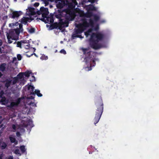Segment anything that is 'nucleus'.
<instances>
[{
	"mask_svg": "<svg viewBox=\"0 0 159 159\" xmlns=\"http://www.w3.org/2000/svg\"><path fill=\"white\" fill-rule=\"evenodd\" d=\"M77 34H76V33L75 34H74L72 35V38L73 39H74L75 38H78V37H79V36Z\"/></svg>",
	"mask_w": 159,
	"mask_h": 159,
	"instance_id": "47",
	"label": "nucleus"
},
{
	"mask_svg": "<svg viewBox=\"0 0 159 159\" xmlns=\"http://www.w3.org/2000/svg\"><path fill=\"white\" fill-rule=\"evenodd\" d=\"M17 58L18 59V60L19 61L22 58V57L21 55L20 54H18L17 55Z\"/></svg>",
	"mask_w": 159,
	"mask_h": 159,
	"instance_id": "45",
	"label": "nucleus"
},
{
	"mask_svg": "<svg viewBox=\"0 0 159 159\" xmlns=\"http://www.w3.org/2000/svg\"><path fill=\"white\" fill-rule=\"evenodd\" d=\"M44 3L45 4V6L47 5L48 4V1L46 0H45V1L44 2Z\"/></svg>",
	"mask_w": 159,
	"mask_h": 159,
	"instance_id": "59",
	"label": "nucleus"
},
{
	"mask_svg": "<svg viewBox=\"0 0 159 159\" xmlns=\"http://www.w3.org/2000/svg\"><path fill=\"white\" fill-rule=\"evenodd\" d=\"M64 21H63V20L61 18L59 20V22L58 24L64 25Z\"/></svg>",
	"mask_w": 159,
	"mask_h": 159,
	"instance_id": "37",
	"label": "nucleus"
},
{
	"mask_svg": "<svg viewBox=\"0 0 159 159\" xmlns=\"http://www.w3.org/2000/svg\"><path fill=\"white\" fill-rule=\"evenodd\" d=\"M18 80V79L16 77H15L13 78V80L12 81V84L14 85L15 84Z\"/></svg>",
	"mask_w": 159,
	"mask_h": 159,
	"instance_id": "28",
	"label": "nucleus"
},
{
	"mask_svg": "<svg viewBox=\"0 0 159 159\" xmlns=\"http://www.w3.org/2000/svg\"><path fill=\"white\" fill-rule=\"evenodd\" d=\"M1 98L0 101L1 102L2 104V105H5L7 103V100L6 98L4 96L2 97V98Z\"/></svg>",
	"mask_w": 159,
	"mask_h": 159,
	"instance_id": "15",
	"label": "nucleus"
},
{
	"mask_svg": "<svg viewBox=\"0 0 159 159\" xmlns=\"http://www.w3.org/2000/svg\"><path fill=\"white\" fill-rule=\"evenodd\" d=\"M83 30H81L79 28H77L75 31V32L76 34H80L83 32Z\"/></svg>",
	"mask_w": 159,
	"mask_h": 159,
	"instance_id": "22",
	"label": "nucleus"
},
{
	"mask_svg": "<svg viewBox=\"0 0 159 159\" xmlns=\"http://www.w3.org/2000/svg\"><path fill=\"white\" fill-rule=\"evenodd\" d=\"M82 50L83 54L85 55V57L84 61L86 64H90L93 65V66H95L96 64L95 61H98V59L93 58L94 56L91 55L92 52L90 51L88 48H82Z\"/></svg>",
	"mask_w": 159,
	"mask_h": 159,
	"instance_id": "3",
	"label": "nucleus"
},
{
	"mask_svg": "<svg viewBox=\"0 0 159 159\" xmlns=\"http://www.w3.org/2000/svg\"><path fill=\"white\" fill-rule=\"evenodd\" d=\"M12 128L14 130V132H15L16 130V126L15 124H13L12 126Z\"/></svg>",
	"mask_w": 159,
	"mask_h": 159,
	"instance_id": "48",
	"label": "nucleus"
},
{
	"mask_svg": "<svg viewBox=\"0 0 159 159\" xmlns=\"http://www.w3.org/2000/svg\"><path fill=\"white\" fill-rule=\"evenodd\" d=\"M22 43L21 42V41L20 42H18L17 43V46L21 48V46L22 45Z\"/></svg>",
	"mask_w": 159,
	"mask_h": 159,
	"instance_id": "36",
	"label": "nucleus"
},
{
	"mask_svg": "<svg viewBox=\"0 0 159 159\" xmlns=\"http://www.w3.org/2000/svg\"><path fill=\"white\" fill-rule=\"evenodd\" d=\"M21 41L22 43H28L29 42V40L27 41L25 40H23Z\"/></svg>",
	"mask_w": 159,
	"mask_h": 159,
	"instance_id": "46",
	"label": "nucleus"
},
{
	"mask_svg": "<svg viewBox=\"0 0 159 159\" xmlns=\"http://www.w3.org/2000/svg\"><path fill=\"white\" fill-rule=\"evenodd\" d=\"M9 139L11 143H14L15 145H17V144L18 141L16 140L15 138L11 136H9Z\"/></svg>",
	"mask_w": 159,
	"mask_h": 159,
	"instance_id": "16",
	"label": "nucleus"
},
{
	"mask_svg": "<svg viewBox=\"0 0 159 159\" xmlns=\"http://www.w3.org/2000/svg\"><path fill=\"white\" fill-rule=\"evenodd\" d=\"M3 76V74L0 72V78H1Z\"/></svg>",
	"mask_w": 159,
	"mask_h": 159,
	"instance_id": "63",
	"label": "nucleus"
},
{
	"mask_svg": "<svg viewBox=\"0 0 159 159\" xmlns=\"http://www.w3.org/2000/svg\"><path fill=\"white\" fill-rule=\"evenodd\" d=\"M10 106L11 107H13L15 106H17V104L15 102H12L10 104Z\"/></svg>",
	"mask_w": 159,
	"mask_h": 159,
	"instance_id": "34",
	"label": "nucleus"
},
{
	"mask_svg": "<svg viewBox=\"0 0 159 159\" xmlns=\"http://www.w3.org/2000/svg\"><path fill=\"white\" fill-rule=\"evenodd\" d=\"M78 35L79 36V37H78V38H83V37H82L81 36V35Z\"/></svg>",
	"mask_w": 159,
	"mask_h": 159,
	"instance_id": "62",
	"label": "nucleus"
},
{
	"mask_svg": "<svg viewBox=\"0 0 159 159\" xmlns=\"http://www.w3.org/2000/svg\"><path fill=\"white\" fill-rule=\"evenodd\" d=\"M92 12L87 11L86 13H84L83 16L87 18H90L93 16Z\"/></svg>",
	"mask_w": 159,
	"mask_h": 159,
	"instance_id": "12",
	"label": "nucleus"
},
{
	"mask_svg": "<svg viewBox=\"0 0 159 159\" xmlns=\"http://www.w3.org/2000/svg\"><path fill=\"white\" fill-rule=\"evenodd\" d=\"M52 26L53 27V28L57 29L59 26V24L57 22L54 23L52 25Z\"/></svg>",
	"mask_w": 159,
	"mask_h": 159,
	"instance_id": "24",
	"label": "nucleus"
},
{
	"mask_svg": "<svg viewBox=\"0 0 159 159\" xmlns=\"http://www.w3.org/2000/svg\"><path fill=\"white\" fill-rule=\"evenodd\" d=\"M41 11H42V16H39L37 19L44 21V18H46L49 13L48 9L47 8H45L43 7H41Z\"/></svg>",
	"mask_w": 159,
	"mask_h": 159,
	"instance_id": "5",
	"label": "nucleus"
},
{
	"mask_svg": "<svg viewBox=\"0 0 159 159\" xmlns=\"http://www.w3.org/2000/svg\"><path fill=\"white\" fill-rule=\"evenodd\" d=\"M92 30L91 29H89L87 31L84 32L85 35L87 36H88L89 35V33L92 31Z\"/></svg>",
	"mask_w": 159,
	"mask_h": 159,
	"instance_id": "21",
	"label": "nucleus"
},
{
	"mask_svg": "<svg viewBox=\"0 0 159 159\" xmlns=\"http://www.w3.org/2000/svg\"><path fill=\"white\" fill-rule=\"evenodd\" d=\"M14 153L16 154H19L20 153V151L18 149H16L15 150Z\"/></svg>",
	"mask_w": 159,
	"mask_h": 159,
	"instance_id": "50",
	"label": "nucleus"
},
{
	"mask_svg": "<svg viewBox=\"0 0 159 159\" xmlns=\"http://www.w3.org/2000/svg\"><path fill=\"white\" fill-rule=\"evenodd\" d=\"M32 77L33 78L34 80H35V77L34 75L32 76Z\"/></svg>",
	"mask_w": 159,
	"mask_h": 159,
	"instance_id": "64",
	"label": "nucleus"
},
{
	"mask_svg": "<svg viewBox=\"0 0 159 159\" xmlns=\"http://www.w3.org/2000/svg\"><path fill=\"white\" fill-rule=\"evenodd\" d=\"M34 88L33 86L30 85L28 87V89L30 91V94L34 95Z\"/></svg>",
	"mask_w": 159,
	"mask_h": 159,
	"instance_id": "14",
	"label": "nucleus"
},
{
	"mask_svg": "<svg viewBox=\"0 0 159 159\" xmlns=\"http://www.w3.org/2000/svg\"><path fill=\"white\" fill-rule=\"evenodd\" d=\"M34 94H36L39 97H41L43 95L40 93V91L38 90H35L34 91Z\"/></svg>",
	"mask_w": 159,
	"mask_h": 159,
	"instance_id": "19",
	"label": "nucleus"
},
{
	"mask_svg": "<svg viewBox=\"0 0 159 159\" xmlns=\"http://www.w3.org/2000/svg\"><path fill=\"white\" fill-rule=\"evenodd\" d=\"M33 53H31V54H30H30H26V56L28 57H30L31 56H32L33 55Z\"/></svg>",
	"mask_w": 159,
	"mask_h": 159,
	"instance_id": "57",
	"label": "nucleus"
},
{
	"mask_svg": "<svg viewBox=\"0 0 159 159\" xmlns=\"http://www.w3.org/2000/svg\"><path fill=\"white\" fill-rule=\"evenodd\" d=\"M23 126L25 127H26L28 126H30L31 127H33L34 126L33 124V121L31 120H29L23 124Z\"/></svg>",
	"mask_w": 159,
	"mask_h": 159,
	"instance_id": "8",
	"label": "nucleus"
},
{
	"mask_svg": "<svg viewBox=\"0 0 159 159\" xmlns=\"http://www.w3.org/2000/svg\"><path fill=\"white\" fill-rule=\"evenodd\" d=\"M29 10L31 15H34L36 14L35 12L34 11V8L30 7L29 8Z\"/></svg>",
	"mask_w": 159,
	"mask_h": 159,
	"instance_id": "18",
	"label": "nucleus"
},
{
	"mask_svg": "<svg viewBox=\"0 0 159 159\" xmlns=\"http://www.w3.org/2000/svg\"><path fill=\"white\" fill-rule=\"evenodd\" d=\"M55 17L59 20L61 18V15L60 14H58L55 15Z\"/></svg>",
	"mask_w": 159,
	"mask_h": 159,
	"instance_id": "41",
	"label": "nucleus"
},
{
	"mask_svg": "<svg viewBox=\"0 0 159 159\" xmlns=\"http://www.w3.org/2000/svg\"><path fill=\"white\" fill-rule=\"evenodd\" d=\"M7 147V143L2 141V139L0 140V148L1 149L3 150L6 149Z\"/></svg>",
	"mask_w": 159,
	"mask_h": 159,
	"instance_id": "11",
	"label": "nucleus"
},
{
	"mask_svg": "<svg viewBox=\"0 0 159 159\" xmlns=\"http://www.w3.org/2000/svg\"><path fill=\"white\" fill-rule=\"evenodd\" d=\"M6 64L5 63H2L0 66V70L2 72L4 71L6 69Z\"/></svg>",
	"mask_w": 159,
	"mask_h": 159,
	"instance_id": "17",
	"label": "nucleus"
},
{
	"mask_svg": "<svg viewBox=\"0 0 159 159\" xmlns=\"http://www.w3.org/2000/svg\"><path fill=\"white\" fill-rule=\"evenodd\" d=\"M22 14V12L20 11H13L11 13L9 14V16L10 18L15 19L17 18Z\"/></svg>",
	"mask_w": 159,
	"mask_h": 159,
	"instance_id": "6",
	"label": "nucleus"
},
{
	"mask_svg": "<svg viewBox=\"0 0 159 159\" xmlns=\"http://www.w3.org/2000/svg\"><path fill=\"white\" fill-rule=\"evenodd\" d=\"M64 27L63 25L59 24V26H58V28L59 30H61Z\"/></svg>",
	"mask_w": 159,
	"mask_h": 159,
	"instance_id": "42",
	"label": "nucleus"
},
{
	"mask_svg": "<svg viewBox=\"0 0 159 159\" xmlns=\"http://www.w3.org/2000/svg\"><path fill=\"white\" fill-rule=\"evenodd\" d=\"M19 29L20 30L21 32H22L23 31V25L22 24H20L19 25Z\"/></svg>",
	"mask_w": 159,
	"mask_h": 159,
	"instance_id": "40",
	"label": "nucleus"
},
{
	"mask_svg": "<svg viewBox=\"0 0 159 159\" xmlns=\"http://www.w3.org/2000/svg\"><path fill=\"white\" fill-rule=\"evenodd\" d=\"M16 35V34L15 31L13 30H10L9 33L7 34V36H9V37H11L12 38V39L13 40H15Z\"/></svg>",
	"mask_w": 159,
	"mask_h": 159,
	"instance_id": "9",
	"label": "nucleus"
},
{
	"mask_svg": "<svg viewBox=\"0 0 159 159\" xmlns=\"http://www.w3.org/2000/svg\"><path fill=\"white\" fill-rule=\"evenodd\" d=\"M20 149L22 153H24L25 152L26 150L24 146H21L20 147Z\"/></svg>",
	"mask_w": 159,
	"mask_h": 159,
	"instance_id": "26",
	"label": "nucleus"
},
{
	"mask_svg": "<svg viewBox=\"0 0 159 159\" xmlns=\"http://www.w3.org/2000/svg\"><path fill=\"white\" fill-rule=\"evenodd\" d=\"M29 99H33L34 98V97L33 96H31L29 97Z\"/></svg>",
	"mask_w": 159,
	"mask_h": 159,
	"instance_id": "58",
	"label": "nucleus"
},
{
	"mask_svg": "<svg viewBox=\"0 0 159 159\" xmlns=\"http://www.w3.org/2000/svg\"><path fill=\"white\" fill-rule=\"evenodd\" d=\"M23 73L25 77H29L30 76V74L31 73V72L28 71H26L24 73Z\"/></svg>",
	"mask_w": 159,
	"mask_h": 159,
	"instance_id": "25",
	"label": "nucleus"
},
{
	"mask_svg": "<svg viewBox=\"0 0 159 159\" xmlns=\"http://www.w3.org/2000/svg\"><path fill=\"white\" fill-rule=\"evenodd\" d=\"M57 7L58 8L61 9L63 8V5L61 3L59 2L57 5Z\"/></svg>",
	"mask_w": 159,
	"mask_h": 159,
	"instance_id": "30",
	"label": "nucleus"
},
{
	"mask_svg": "<svg viewBox=\"0 0 159 159\" xmlns=\"http://www.w3.org/2000/svg\"><path fill=\"white\" fill-rule=\"evenodd\" d=\"M81 21L82 23L77 25L76 27L77 28H79L81 30H83V32L90 26H93L94 25L93 20L92 19H89V23L87 22V19L85 17L82 18Z\"/></svg>",
	"mask_w": 159,
	"mask_h": 159,
	"instance_id": "4",
	"label": "nucleus"
},
{
	"mask_svg": "<svg viewBox=\"0 0 159 159\" xmlns=\"http://www.w3.org/2000/svg\"><path fill=\"white\" fill-rule=\"evenodd\" d=\"M69 25V22L68 21L65 20L64 21V24L63 26L64 27H67Z\"/></svg>",
	"mask_w": 159,
	"mask_h": 159,
	"instance_id": "31",
	"label": "nucleus"
},
{
	"mask_svg": "<svg viewBox=\"0 0 159 159\" xmlns=\"http://www.w3.org/2000/svg\"><path fill=\"white\" fill-rule=\"evenodd\" d=\"M39 2H35L34 4V6L35 7H37L39 6Z\"/></svg>",
	"mask_w": 159,
	"mask_h": 159,
	"instance_id": "54",
	"label": "nucleus"
},
{
	"mask_svg": "<svg viewBox=\"0 0 159 159\" xmlns=\"http://www.w3.org/2000/svg\"><path fill=\"white\" fill-rule=\"evenodd\" d=\"M37 14L39 15V16L42 15V11H41V8H40V11H37Z\"/></svg>",
	"mask_w": 159,
	"mask_h": 159,
	"instance_id": "52",
	"label": "nucleus"
},
{
	"mask_svg": "<svg viewBox=\"0 0 159 159\" xmlns=\"http://www.w3.org/2000/svg\"><path fill=\"white\" fill-rule=\"evenodd\" d=\"M4 94V91L3 90H2L0 92V98H2L3 97V95Z\"/></svg>",
	"mask_w": 159,
	"mask_h": 159,
	"instance_id": "43",
	"label": "nucleus"
},
{
	"mask_svg": "<svg viewBox=\"0 0 159 159\" xmlns=\"http://www.w3.org/2000/svg\"><path fill=\"white\" fill-rule=\"evenodd\" d=\"M25 48L26 49H29L30 48V44L28 43L26 45H24Z\"/></svg>",
	"mask_w": 159,
	"mask_h": 159,
	"instance_id": "51",
	"label": "nucleus"
},
{
	"mask_svg": "<svg viewBox=\"0 0 159 159\" xmlns=\"http://www.w3.org/2000/svg\"><path fill=\"white\" fill-rule=\"evenodd\" d=\"M8 159H13V157L12 156H10L8 158Z\"/></svg>",
	"mask_w": 159,
	"mask_h": 159,
	"instance_id": "61",
	"label": "nucleus"
},
{
	"mask_svg": "<svg viewBox=\"0 0 159 159\" xmlns=\"http://www.w3.org/2000/svg\"><path fill=\"white\" fill-rule=\"evenodd\" d=\"M54 21L53 18V17H49V22L51 23H53Z\"/></svg>",
	"mask_w": 159,
	"mask_h": 159,
	"instance_id": "44",
	"label": "nucleus"
},
{
	"mask_svg": "<svg viewBox=\"0 0 159 159\" xmlns=\"http://www.w3.org/2000/svg\"><path fill=\"white\" fill-rule=\"evenodd\" d=\"M7 36L8 39V43H12V41L11 40V39H12V38H11V37H9V36Z\"/></svg>",
	"mask_w": 159,
	"mask_h": 159,
	"instance_id": "33",
	"label": "nucleus"
},
{
	"mask_svg": "<svg viewBox=\"0 0 159 159\" xmlns=\"http://www.w3.org/2000/svg\"><path fill=\"white\" fill-rule=\"evenodd\" d=\"M60 52L61 53H63L64 54H66V51L63 49H61L60 51Z\"/></svg>",
	"mask_w": 159,
	"mask_h": 159,
	"instance_id": "49",
	"label": "nucleus"
},
{
	"mask_svg": "<svg viewBox=\"0 0 159 159\" xmlns=\"http://www.w3.org/2000/svg\"><path fill=\"white\" fill-rule=\"evenodd\" d=\"M48 58V57L46 56L45 55H43L40 57V59L42 60H46Z\"/></svg>",
	"mask_w": 159,
	"mask_h": 159,
	"instance_id": "35",
	"label": "nucleus"
},
{
	"mask_svg": "<svg viewBox=\"0 0 159 159\" xmlns=\"http://www.w3.org/2000/svg\"><path fill=\"white\" fill-rule=\"evenodd\" d=\"M105 36V35L100 32L92 33L89 40L90 47L95 50L102 48V44L99 42L102 41Z\"/></svg>",
	"mask_w": 159,
	"mask_h": 159,
	"instance_id": "1",
	"label": "nucleus"
},
{
	"mask_svg": "<svg viewBox=\"0 0 159 159\" xmlns=\"http://www.w3.org/2000/svg\"><path fill=\"white\" fill-rule=\"evenodd\" d=\"M96 0H89V2H91L92 3H93L95 2Z\"/></svg>",
	"mask_w": 159,
	"mask_h": 159,
	"instance_id": "55",
	"label": "nucleus"
},
{
	"mask_svg": "<svg viewBox=\"0 0 159 159\" xmlns=\"http://www.w3.org/2000/svg\"><path fill=\"white\" fill-rule=\"evenodd\" d=\"M15 31V33L16 35H19L20 33V30L19 29L17 28L13 30Z\"/></svg>",
	"mask_w": 159,
	"mask_h": 159,
	"instance_id": "23",
	"label": "nucleus"
},
{
	"mask_svg": "<svg viewBox=\"0 0 159 159\" xmlns=\"http://www.w3.org/2000/svg\"><path fill=\"white\" fill-rule=\"evenodd\" d=\"M93 19L95 21L97 22L99 20L100 17L96 15H93Z\"/></svg>",
	"mask_w": 159,
	"mask_h": 159,
	"instance_id": "20",
	"label": "nucleus"
},
{
	"mask_svg": "<svg viewBox=\"0 0 159 159\" xmlns=\"http://www.w3.org/2000/svg\"><path fill=\"white\" fill-rule=\"evenodd\" d=\"M34 19L31 17H23L20 20H19V22H20L22 24L24 25H26L28 22H30V21L33 20Z\"/></svg>",
	"mask_w": 159,
	"mask_h": 159,
	"instance_id": "7",
	"label": "nucleus"
},
{
	"mask_svg": "<svg viewBox=\"0 0 159 159\" xmlns=\"http://www.w3.org/2000/svg\"><path fill=\"white\" fill-rule=\"evenodd\" d=\"M16 135L18 137H19L20 135V133L19 132H17L16 133Z\"/></svg>",
	"mask_w": 159,
	"mask_h": 159,
	"instance_id": "56",
	"label": "nucleus"
},
{
	"mask_svg": "<svg viewBox=\"0 0 159 159\" xmlns=\"http://www.w3.org/2000/svg\"><path fill=\"white\" fill-rule=\"evenodd\" d=\"M87 10L88 11H96L97 10L96 8L92 5H89L87 7Z\"/></svg>",
	"mask_w": 159,
	"mask_h": 159,
	"instance_id": "13",
	"label": "nucleus"
},
{
	"mask_svg": "<svg viewBox=\"0 0 159 159\" xmlns=\"http://www.w3.org/2000/svg\"><path fill=\"white\" fill-rule=\"evenodd\" d=\"M21 101V99L20 98H18L16 100V102H15L17 104V106L20 104Z\"/></svg>",
	"mask_w": 159,
	"mask_h": 159,
	"instance_id": "39",
	"label": "nucleus"
},
{
	"mask_svg": "<svg viewBox=\"0 0 159 159\" xmlns=\"http://www.w3.org/2000/svg\"><path fill=\"white\" fill-rule=\"evenodd\" d=\"M35 30L34 28H32L30 29L29 30V32L30 33H33L35 32Z\"/></svg>",
	"mask_w": 159,
	"mask_h": 159,
	"instance_id": "32",
	"label": "nucleus"
},
{
	"mask_svg": "<svg viewBox=\"0 0 159 159\" xmlns=\"http://www.w3.org/2000/svg\"><path fill=\"white\" fill-rule=\"evenodd\" d=\"M99 29V26L98 25H97L95 28V30H98Z\"/></svg>",
	"mask_w": 159,
	"mask_h": 159,
	"instance_id": "60",
	"label": "nucleus"
},
{
	"mask_svg": "<svg viewBox=\"0 0 159 159\" xmlns=\"http://www.w3.org/2000/svg\"><path fill=\"white\" fill-rule=\"evenodd\" d=\"M24 75L23 73L20 72L17 75V76L19 79H21L23 77Z\"/></svg>",
	"mask_w": 159,
	"mask_h": 159,
	"instance_id": "27",
	"label": "nucleus"
},
{
	"mask_svg": "<svg viewBox=\"0 0 159 159\" xmlns=\"http://www.w3.org/2000/svg\"><path fill=\"white\" fill-rule=\"evenodd\" d=\"M88 2H89V0H83L82 1V4H83Z\"/></svg>",
	"mask_w": 159,
	"mask_h": 159,
	"instance_id": "53",
	"label": "nucleus"
},
{
	"mask_svg": "<svg viewBox=\"0 0 159 159\" xmlns=\"http://www.w3.org/2000/svg\"><path fill=\"white\" fill-rule=\"evenodd\" d=\"M3 83H5V86L7 88H8L11 85L12 80H10L8 79H6L5 81H3Z\"/></svg>",
	"mask_w": 159,
	"mask_h": 159,
	"instance_id": "10",
	"label": "nucleus"
},
{
	"mask_svg": "<svg viewBox=\"0 0 159 159\" xmlns=\"http://www.w3.org/2000/svg\"><path fill=\"white\" fill-rule=\"evenodd\" d=\"M64 21H63V20L61 18L59 20V22L58 24L64 25Z\"/></svg>",
	"mask_w": 159,
	"mask_h": 159,
	"instance_id": "38",
	"label": "nucleus"
},
{
	"mask_svg": "<svg viewBox=\"0 0 159 159\" xmlns=\"http://www.w3.org/2000/svg\"><path fill=\"white\" fill-rule=\"evenodd\" d=\"M95 104L96 109L94 120V124L96 125L99 121L103 110V103L101 96L96 98Z\"/></svg>",
	"mask_w": 159,
	"mask_h": 159,
	"instance_id": "2",
	"label": "nucleus"
},
{
	"mask_svg": "<svg viewBox=\"0 0 159 159\" xmlns=\"http://www.w3.org/2000/svg\"><path fill=\"white\" fill-rule=\"evenodd\" d=\"M44 20L43 22H44L45 23H48L49 21V17L48 16H46V18H44Z\"/></svg>",
	"mask_w": 159,
	"mask_h": 159,
	"instance_id": "29",
	"label": "nucleus"
}]
</instances>
